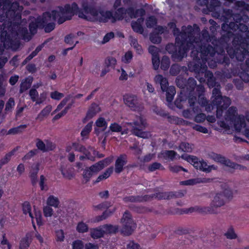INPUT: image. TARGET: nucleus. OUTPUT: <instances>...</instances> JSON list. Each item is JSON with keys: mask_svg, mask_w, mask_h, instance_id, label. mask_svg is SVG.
Listing matches in <instances>:
<instances>
[{"mask_svg": "<svg viewBox=\"0 0 249 249\" xmlns=\"http://www.w3.org/2000/svg\"><path fill=\"white\" fill-rule=\"evenodd\" d=\"M199 46L204 47L206 54L202 53V49L197 48L196 45L195 46L191 52V55L193 60L189 63L188 69L190 71H194L196 76H203V74L207 69L206 62L208 61L210 57H213L215 53V48L209 44L211 41L210 36L206 30H203L201 32V36L198 38Z\"/></svg>", "mask_w": 249, "mask_h": 249, "instance_id": "nucleus-1", "label": "nucleus"}, {"mask_svg": "<svg viewBox=\"0 0 249 249\" xmlns=\"http://www.w3.org/2000/svg\"><path fill=\"white\" fill-rule=\"evenodd\" d=\"M78 15L80 18L90 20V16L100 22H106L112 18V14L109 11H101L98 12L94 8L89 6L86 3L82 4V9H79L77 4L73 2L71 5L66 4L63 8V22L70 20L74 15Z\"/></svg>", "mask_w": 249, "mask_h": 249, "instance_id": "nucleus-2", "label": "nucleus"}, {"mask_svg": "<svg viewBox=\"0 0 249 249\" xmlns=\"http://www.w3.org/2000/svg\"><path fill=\"white\" fill-rule=\"evenodd\" d=\"M178 44L175 46L173 44H168L166 46V50L170 54H172V59L174 61L179 62L187 55V52L190 49L196 45L199 49H202V53L206 54V52L204 50V47L201 48L199 46V42L198 38H190L191 45H188L187 42L178 43L176 41Z\"/></svg>", "mask_w": 249, "mask_h": 249, "instance_id": "nucleus-3", "label": "nucleus"}, {"mask_svg": "<svg viewBox=\"0 0 249 249\" xmlns=\"http://www.w3.org/2000/svg\"><path fill=\"white\" fill-rule=\"evenodd\" d=\"M212 105L207 106L206 111L211 112L214 107L216 108V117L220 118L224 110L226 109L231 104L230 98L222 96L220 88L218 86L213 88L211 97Z\"/></svg>", "mask_w": 249, "mask_h": 249, "instance_id": "nucleus-4", "label": "nucleus"}, {"mask_svg": "<svg viewBox=\"0 0 249 249\" xmlns=\"http://www.w3.org/2000/svg\"><path fill=\"white\" fill-rule=\"evenodd\" d=\"M168 26L171 29H173V33L176 36V41L178 43L187 42L188 45L190 46V38H198L201 36L199 33L195 31L194 29L190 25L182 26L180 32L179 29L176 27L174 22H169Z\"/></svg>", "mask_w": 249, "mask_h": 249, "instance_id": "nucleus-5", "label": "nucleus"}, {"mask_svg": "<svg viewBox=\"0 0 249 249\" xmlns=\"http://www.w3.org/2000/svg\"><path fill=\"white\" fill-rule=\"evenodd\" d=\"M225 120L230 122L231 124H233L235 130L241 132L242 129H245L244 133L249 139V128H246V124L244 116L238 115L237 109L236 107L232 106L227 111L225 115Z\"/></svg>", "mask_w": 249, "mask_h": 249, "instance_id": "nucleus-6", "label": "nucleus"}, {"mask_svg": "<svg viewBox=\"0 0 249 249\" xmlns=\"http://www.w3.org/2000/svg\"><path fill=\"white\" fill-rule=\"evenodd\" d=\"M0 39L3 43L5 48L17 49L20 45L19 40L14 39L17 35V32L11 26L6 27L4 23L0 25Z\"/></svg>", "mask_w": 249, "mask_h": 249, "instance_id": "nucleus-7", "label": "nucleus"}, {"mask_svg": "<svg viewBox=\"0 0 249 249\" xmlns=\"http://www.w3.org/2000/svg\"><path fill=\"white\" fill-rule=\"evenodd\" d=\"M221 35L222 37L226 39V38H230L233 36V32L239 30L241 32H246L248 30L247 25L243 23L238 24L231 21L229 24L227 22L223 23L221 25Z\"/></svg>", "mask_w": 249, "mask_h": 249, "instance_id": "nucleus-8", "label": "nucleus"}, {"mask_svg": "<svg viewBox=\"0 0 249 249\" xmlns=\"http://www.w3.org/2000/svg\"><path fill=\"white\" fill-rule=\"evenodd\" d=\"M127 124L131 126V131L134 135L144 139L148 138L150 136L148 132L143 131L146 127V123L141 117H137L136 120Z\"/></svg>", "mask_w": 249, "mask_h": 249, "instance_id": "nucleus-9", "label": "nucleus"}, {"mask_svg": "<svg viewBox=\"0 0 249 249\" xmlns=\"http://www.w3.org/2000/svg\"><path fill=\"white\" fill-rule=\"evenodd\" d=\"M232 196V190L229 188H226L223 191L217 193L215 195L212 201V205L215 207H221L231 199Z\"/></svg>", "mask_w": 249, "mask_h": 249, "instance_id": "nucleus-10", "label": "nucleus"}, {"mask_svg": "<svg viewBox=\"0 0 249 249\" xmlns=\"http://www.w3.org/2000/svg\"><path fill=\"white\" fill-rule=\"evenodd\" d=\"M123 227L121 232L124 235L128 236L132 233L136 228V225L131 218V215L128 211L124 212L121 219Z\"/></svg>", "mask_w": 249, "mask_h": 249, "instance_id": "nucleus-11", "label": "nucleus"}, {"mask_svg": "<svg viewBox=\"0 0 249 249\" xmlns=\"http://www.w3.org/2000/svg\"><path fill=\"white\" fill-rule=\"evenodd\" d=\"M124 100L125 104L133 111L140 112L143 109V104L136 95L126 94L124 96Z\"/></svg>", "mask_w": 249, "mask_h": 249, "instance_id": "nucleus-12", "label": "nucleus"}, {"mask_svg": "<svg viewBox=\"0 0 249 249\" xmlns=\"http://www.w3.org/2000/svg\"><path fill=\"white\" fill-rule=\"evenodd\" d=\"M24 0H14L12 2V0H10L8 5L6 7L4 10L6 11V14L11 13L13 16L16 15L21 18L20 12L23 9V7L19 5V2L23 3ZM7 15V14H6Z\"/></svg>", "mask_w": 249, "mask_h": 249, "instance_id": "nucleus-13", "label": "nucleus"}, {"mask_svg": "<svg viewBox=\"0 0 249 249\" xmlns=\"http://www.w3.org/2000/svg\"><path fill=\"white\" fill-rule=\"evenodd\" d=\"M207 69L203 74L204 77H200V76L199 77L196 76V78L199 80L201 83L204 82L206 80L207 84L209 87L215 88L218 86V88H220L221 87L220 84L215 82V78L213 76V73L210 71H207Z\"/></svg>", "mask_w": 249, "mask_h": 249, "instance_id": "nucleus-14", "label": "nucleus"}, {"mask_svg": "<svg viewBox=\"0 0 249 249\" xmlns=\"http://www.w3.org/2000/svg\"><path fill=\"white\" fill-rule=\"evenodd\" d=\"M228 53L231 58H235L239 61L244 60L245 56L249 53L248 50L245 48H236L235 50L229 49L227 51Z\"/></svg>", "mask_w": 249, "mask_h": 249, "instance_id": "nucleus-15", "label": "nucleus"}, {"mask_svg": "<svg viewBox=\"0 0 249 249\" xmlns=\"http://www.w3.org/2000/svg\"><path fill=\"white\" fill-rule=\"evenodd\" d=\"M59 11L53 10H52L51 12H44V15L47 16L49 20L52 18L53 21H56L57 19L58 24H62V6H59Z\"/></svg>", "mask_w": 249, "mask_h": 249, "instance_id": "nucleus-16", "label": "nucleus"}, {"mask_svg": "<svg viewBox=\"0 0 249 249\" xmlns=\"http://www.w3.org/2000/svg\"><path fill=\"white\" fill-rule=\"evenodd\" d=\"M127 162V156L126 154H121L116 160L115 163V172L117 174H119L124 170V166Z\"/></svg>", "mask_w": 249, "mask_h": 249, "instance_id": "nucleus-17", "label": "nucleus"}, {"mask_svg": "<svg viewBox=\"0 0 249 249\" xmlns=\"http://www.w3.org/2000/svg\"><path fill=\"white\" fill-rule=\"evenodd\" d=\"M100 111L101 108L98 105L95 103H92L89 108L86 116L84 119L83 122L85 123L87 121L92 118Z\"/></svg>", "mask_w": 249, "mask_h": 249, "instance_id": "nucleus-18", "label": "nucleus"}, {"mask_svg": "<svg viewBox=\"0 0 249 249\" xmlns=\"http://www.w3.org/2000/svg\"><path fill=\"white\" fill-rule=\"evenodd\" d=\"M39 164L37 163L31 166V169L29 173V177L31 178V183L33 186H34L37 182V174L39 170Z\"/></svg>", "mask_w": 249, "mask_h": 249, "instance_id": "nucleus-19", "label": "nucleus"}, {"mask_svg": "<svg viewBox=\"0 0 249 249\" xmlns=\"http://www.w3.org/2000/svg\"><path fill=\"white\" fill-rule=\"evenodd\" d=\"M127 14L131 18H137L138 17H143L145 14V11L143 8L134 10V8L130 7L127 9Z\"/></svg>", "mask_w": 249, "mask_h": 249, "instance_id": "nucleus-20", "label": "nucleus"}, {"mask_svg": "<svg viewBox=\"0 0 249 249\" xmlns=\"http://www.w3.org/2000/svg\"><path fill=\"white\" fill-rule=\"evenodd\" d=\"M156 84H159L160 86L161 89L164 91L168 87V82L167 79L163 77L161 75H158L154 78Z\"/></svg>", "mask_w": 249, "mask_h": 249, "instance_id": "nucleus-21", "label": "nucleus"}, {"mask_svg": "<svg viewBox=\"0 0 249 249\" xmlns=\"http://www.w3.org/2000/svg\"><path fill=\"white\" fill-rule=\"evenodd\" d=\"M227 13L232 17L233 20L234 21L235 23L238 24L243 21L244 22H247L248 19V17L246 15L242 16L240 14H233L232 13V11L228 10Z\"/></svg>", "mask_w": 249, "mask_h": 249, "instance_id": "nucleus-22", "label": "nucleus"}, {"mask_svg": "<svg viewBox=\"0 0 249 249\" xmlns=\"http://www.w3.org/2000/svg\"><path fill=\"white\" fill-rule=\"evenodd\" d=\"M127 14V9H125L124 8H119L115 12L114 16H112V22L115 21L116 19L122 20L124 18H126L125 17V15Z\"/></svg>", "mask_w": 249, "mask_h": 249, "instance_id": "nucleus-23", "label": "nucleus"}, {"mask_svg": "<svg viewBox=\"0 0 249 249\" xmlns=\"http://www.w3.org/2000/svg\"><path fill=\"white\" fill-rule=\"evenodd\" d=\"M32 81V77H28L26 78L24 81L21 82L20 85L19 93H22L29 89L31 86Z\"/></svg>", "mask_w": 249, "mask_h": 249, "instance_id": "nucleus-24", "label": "nucleus"}, {"mask_svg": "<svg viewBox=\"0 0 249 249\" xmlns=\"http://www.w3.org/2000/svg\"><path fill=\"white\" fill-rule=\"evenodd\" d=\"M49 21L47 16L45 15L44 13H43L42 17H37L36 19L35 22L37 25L39 29H42L45 27V24H46Z\"/></svg>", "mask_w": 249, "mask_h": 249, "instance_id": "nucleus-25", "label": "nucleus"}, {"mask_svg": "<svg viewBox=\"0 0 249 249\" xmlns=\"http://www.w3.org/2000/svg\"><path fill=\"white\" fill-rule=\"evenodd\" d=\"M206 4L210 11H216L220 7L221 2L218 0H207Z\"/></svg>", "mask_w": 249, "mask_h": 249, "instance_id": "nucleus-26", "label": "nucleus"}, {"mask_svg": "<svg viewBox=\"0 0 249 249\" xmlns=\"http://www.w3.org/2000/svg\"><path fill=\"white\" fill-rule=\"evenodd\" d=\"M52 109V107L51 105L47 106L44 108L41 112L38 114L36 118V120H38L40 121L43 120L44 118L47 117L51 112Z\"/></svg>", "mask_w": 249, "mask_h": 249, "instance_id": "nucleus-27", "label": "nucleus"}, {"mask_svg": "<svg viewBox=\"0 0 249 249\" xmlns=\"http://www.w3.org/2000/svg\"><path fill=\"white\" fill-rule=\"evenodd\" d=\"M17 149V148H14L12 151L7 153L5 156L0 160V169L4 165L9 162L11 159L12 156L14 155Z\"/></svg>", "mask_w": 249, "mask_h": 249, "instance_id": "nucleus-28", "label": "nucleus"}, {"mask_svg": "<svg viewBox=\"0 0 249 249\" xmlns=\"http://www.w3.org/2000/svg\"><path fill=\"white\" fill-rule=\"evenodd\" d=\"M22 210L23 214L26 215L28 213L31 218H34V215L31 212V205L29 201H25L22 204Z\"/></svg>", "mask_w": 249, "mask_h": 249, "instance_id": "nucleus-29", "label": "nucleus"}, {"mask_svg": "<svg viewBox=\"0 0 249 249\" xmlns=\"http://www.w3.org/2000/svg\"><path fill=\"white\" fill-rule=\"evenodd\" d=\"M177 153L173 150H164L160 152V155L164 159L173 160Z\"/></svg>", "mask_w": 249, "mask_h": 249, "instance_id": "nucleus-30", "label": "nucleus"}, {"mask_svg": "<svg viewBox=\"0 0 249 249\" xmlns=\"http://www.w3.org/2000/svg\"><path fill=\"white\" fill-rule=\"evenodd\" d=\"M166 92V98L168 102H171L176 93L175 88L173 86L168 87L165 90Z\"/></svg>", "mask_w": 249, "mask_h": 249, "instance_id": "nucleus-31", "label": "nucleus"}, {"mask_svg": "<svg viewBox=\"0 0 249 249\" xmlns=\"http://www.w3.org/2000/svg\"><path fill=\"white\" fill-rule=\"evenodd\" d=\"M26 124H20L17 127H13L9 129L7 132L8 135L17 134L23 132V130L27 127Z\"/></svg>", "mask_w": 249, "mask_h": 249, "instance_id": "nucleus-32", "label": "nucleus"}, {"mask_svg": "<svg viewBox=\"0 0 249 249\" xmlns=\"http://www.w3.org/2000/svg\"><path fill=\"white\" fill-rule=\"evenodd\" d=\"M129 208L134 212L138 213H145L152 211L151 209L144 206L131 205Z\"/></svg>", "mask_w": 249, "mask_h": 249, "instance_id": "nucleus-33", "label": "nucleus"}, {"mask_svg": "<svg viewBox=\"0 0 249 249\" xmlns=\"http://www.w3.org/2000/svg\"><path fill=\"white\" fill-rule=\"evenodd\" d=\"M186 191H178L176 192H168V200L181 198L186 194Z\"/></svg>", "mask_w": 249, "mask_h": 249, "instance_id": "nucleus-34", "label": "nucleus"}, {"mask_svg": "<svg viewBox=\"0 0 249 249\" xmlns=\"http://www.w3.org/2000/svg\"><path fill=\"white\" fill-rule=\"evenodd\" d=\"M113 171V167L112 166L107 168L102 175H100L98 177V178L95 181V183H98L103 179H105L108 178L112 173Z\"/></svg>", "mask_w": 249, "mask_h": 249, "instance_id": "nucleus-35", "label": "nucleus"}, {"mask_svg": "<svg viewBox=\"0 0 249 249\" xmlns=\"http://www.w3.org/2000/svg\"><path fill=\"white\" fill-rule=\"evenodd\" d=\"M119 229L118 226H113L112 225L106 224L103 226V231L109 233H115L118 231Z\"/></svg>", "mask_w": 249, "mask_h": 249, "instance_id": "nucleus-36", "label": "nucleus"}, {"mask_svg": "<svg viewBox=\"0 0 249 249\" xmlns=\"http://www.w3.org/2000/svg\"><path fill=\"white\" fill-rule=\"evenodd\" d=\"M199 212L205 214H215L217 213L213 205L208 207H199Z\"/></svg>", "mask_w": 249, "mask_h": 249, "instance_id": "nucleus-37", "label": "nucleus"}, {"mask_svg": "<svg viewBox=\"0 0 249 249\" xmlns=\"http://www.w3.org/2000/svg\"><path fill=\"white\" fill-rule=\"evenodd\" d=\"M31 242L28 235H26L25 237L22 238L20 241L19 249H28Z\"/></svg>", "mask_w": 249, "mask_h": 249, "instance_id": "nucleus-38", "label": "nucleus"}, {"mask_svg": "<svg viewBox=\"0 0 249 249\" xmlns=\"http://www.w3.org/2000/svg\"><path fill=\"white\" fill-rule=\"evenodd\" d=\"M75 204L73 201L67 202L66 204L65 207L67 213L66 215H67L68 216L71 217L73 215L75 207Z\"/></svg>", "mask_w": 249, "mask_h": 249, "instance_id": "nucleus-39", "label": "nucleus"}, {"mask_svg": "<svg viewBox=\"0 0 249 249\" xmlns=\"http://www.w3.org/2000/svg\"><path fill=\"white\" fill-rule=\"evenodd\" d=\"M34 218L36 219L37 225L40 227L43 225L42 213L40 210H36L34 208Z\"/></svg>", "mask_w": 249, "mask_h": 249, "instance_id": "nucleus-40", "label": "nucleus"}, {"mask_svg": "<svg viewBox=\"0 0 249 249\" xmlns=\"http://www.w3.org/2000/svg\"><path fill=\"white\" fill-rule=\"evenodd\" d=\"M47 203L49 206L57 207L59 203L58 199L53 196H50L47 200Z\"/></svg>", "mask_w": 249, "mask_h": 249, "instance_id": "nucleus-41", "label": "nucleus"}, {"mask_svg": "<svg viewBox=\"0 0 249 249\" xmlns=\"http://www.w3.org/2000/svg\"><path fill=\"white\" fill-rule=\"evenodd\" d=\"M193 148L191 144L185 142H182L179 146V149L184 152L190 153L192 151Z\"/></svg>", "mask_w": 249, "mask_h": 249, "instance_id": "nucleus-42", "label": "nucleus"}, {"mask_svg": "<svg viewBox=\"0 0 249 249\" xmlns=\"http://www.w3.org/2000/svg\"><path fill=\"white\" fill-rule=\"evenodd\" d=\"M157 23V19L154 16L149 17L146 20V26L148 28L154 27Z\"/></svg>", "mask_w": 249, "mask_h": 249, "instance_id": "nucleus-43", "label": "nucleus"}, {"mask_svg": "<svg viewBox=\"0 0 249 249\" xmlns=\"http://www.w3.org/2000/svg\"><path fill=\"white\" fill-rule=\"evenodd\" d=\"M170 61L168 57L167 56H163L161 60L160 68L162 70L166 71L170 66Z\"/></svg>", "mask_w": 249, "mask_h": 249, "instance_id": "nucleus-44", "label": "nucleus"}, {"mask_svg": "<svg viewBox=\"0 0 249 249\" xmlns=\"http://www.w3.org/2000/svg\"><path fill=\"white\" fill-rule=\"evenodd\" d=\"M196 85V82L193 78H189L186 82L187 89L190 92L193 91Z\"/></svg>", "mask_w": 249, "mask_h": 249, "instance_id": "nucleus-45", "label": "nucleus"}, {"mask_svg": "<svg viewBox=\"0 0 249 249\" xmlns=\"http://www.w3.org/2000/svg\"><path fill=\"white\" fill-rule=\"evenodd\" d=\"M206 181H203L200 178H193L181 182V184L184 185H193L197 183L207 182Z\"/></svg>", "mask_w": 249, "mask_h": 249, "instance_id": "nucleus-46", "label": "nucleus"}, {"mask_svg": "<svg viewBox=\"0 0 249 249\" xmlns=\"http://www.w3.org/2000/svg\"><path fill=\"white\" fill-rule=\"evenodd\" d=\"M93 175V173L89 168H86L83 173V177L84 178L83 182L85 183H87L90 180V178Z\"/></svg>", "mask_w": 249, "mask_h": 249, "instance_id": "nucleus-47", "label": "nucleus"}, {"mask_svg": "<svg viewBox=\"0 0 249 249\" xmlns=\"http://www.w3.org/2000/svg\"><path fill=\"white\" fill-rule=\"evenodd\" d=\"M116 64V60L115 58L112 57H108L105 61V67H107L109 68L114 69V66Z\"/></svg>", "mask_w": 249, "mask_h": 249, "instance_id": "nucleus-48", "label": "nucleus"}, {"mask_svg": "<svg viewBox=\"0 0 249 249\" xmlns=\"http://www.w3.org/2000/svg\"><path fill=\"white\" fill-rule=\"evenodd\" d=\"M131 27L133 31L136 33L142 34L143 32V29L142 25L138 22H135L134 21H132Z\"/></svg>", "mask_w": 249, "mask_h": 249, "instance_id": "nucleus-49", "label": "nucleus"}, {"mask_svg": "<svg viewBox=\"0 0 249 249\" xmlns=\"http://www.w3.org/2000/svg\"><path fill=\"white\" fill-rule=\"evenodd\" d=\"M130 44L131 46L133 47L136 50L137 52L139 54H141L142 52V49L141 45H140L136 39L131 38Z\"/></svg>", "mask_w": 249, "mask_h": 249, "instance_id": "nucleus-50", "label": "nucleus"}, {"mask_svg": "<svg viewBox=\"0 0 249 249\" xmlns=\"http://www.w3.org/2000/svg\"><path fill=\"white\" fill-rule=\"evenodd\" d=\"M153 111L156 114L161 117H167L168 118L169 117V114L167 112L165 111L164 110L158 107L157 106H154L153 107Z\"/></svg>", "mask_w": 249, "mask_h": 249, "instance_id": "nucleus-51", "label": "nucleus"}, {"mask_svg": "<svg viewBox=\"0 0 249 249\" xmlns=\"http://www.w3.org/2000/svg\"><path fill=\"white\" fill-rule=\"evenodd\" d=\"M125 202L140 203V196H129L123 198Z\"/></svg>", "mask_w": 249, "mask_h": 249, "instance_id": "nucleus-52", "label": "nucleus"}, {"mask_svg": "<svg viewBox=\"0 0 249 249\" xmlns=\"http://www.w3.org/2000/svg\"><path fill=\"white\" fill-rule=\"evenodd\" d=\"M38 153V151L36 149H33L29 151L22 158L23 161L30 160L32 158L36 156Z\"/></svg>", "mask_w": 249, "mask_h": 249, "instance_id": "nucleus-53", "label": "nucleus"}, {"mask_svg": "<svg viewBox=\"0 0 249 249\" xmlns=\"http://www.w3.org/2000/svg\"><path fill=\"white\" fill-rule=\"evenodd\" d=\"M154 198L158 200L167 199L168 200V192H158L154 194Z\"/></svg>", "mask_w": 249, "mask_h": 249, "instance_id": "nucleus-54", "label": "nucleus"}, {"mask_svg": "<svg viewBox=\"0 0 249 249\" xmlns=\"http://www.w3.org/2000/svg\"><path fill=\"white\" fill-rule=\"evenodd\" d=\"M88 229H89V228H88V225L86 223H85L83 222H79L78 224L77 227H76L77 231L79 232H81V233H84V232H87L88 231Z\"/></svg>", "mask_w": 249, "mask_h": 249, "instance_id": "nucleus-55", "label": "nucleus"}, {"mask_svg": "<svg viewBox=\"0 0 249 249\" xmlns=\"http://www.w3.org/2000/svg\"><path fill=\"white\" fill-rule=\"evenodd\" d=\"M97 127H101L102 131H105L107 127V123L103 118H99L96 122Z\"/></svg>", "mask_w": 249, "mask_h": 249, "instance_id": "nucleus-56", "label": "nucleus"}, {"mask_svg": "<svg viewBox=\"0 0 249 249\" xmlns=\"http://www.w3.org/2000/svg\"><path fill=\"white\" fill-rule=\"evenodd\" d=\"M113 212V211H111L110 210H107L105 211L101 215L98 216L96 217V219L97 221L98 222L104 219H106L108 217L110 216L112 214Z\"/></svg>", "mask_w": 249, "mask_h": 249, "instance_id": "nucleus-57", "label": "nucleus"}, {"mask_svg": "<svg viewBox=\"0 0 249 249\" xmlns=\"http://www.w3.org/2000/svg\"><path fill=\"white\" fill-rule=\"evenodd\" d=\"M89 169L92 171L93 174H96L99 172L100 171L102 170L104 168L103 166L101 164L100 162H98L95 164L92 165L90 167H89Z\"/></svg>", "mask_w": 249, "mask_h": 249, "instance_id": "nucleus-58", "label": "nucleus"}, {"mask_svg": "<svg viewBox=\"0 0 249 249\" xmlns=\"http://www.w3.org/2000/svg\"><path fill=\"white\" fill-rule=\"evenodd\" d=\"M148 169L150 172H154L157 169H164L162 165L159 162H154L148 166Z\"/></svg>", "mask_w": 249, "mask_h": 249, "instance_id": "nucleus-59", "label": "nucleus"}, {"mask_svg": "<svg viewBox=\"0 0 249 249\" xmlns=\"http://www.w3.org/2000/svg\"><path fill=\"white\" fill-rule=\"evenodd\" d=\"M36 145L37 150H39L43 152H46V144L40 139H36Z\"/></svg>", "mask_w": 249, "mask_h": 249, "instance_id": "nucleus-60", "label": "nucleus"}, {"mask_svg": "<svg viewBox=\"0 0 249 249\" xmlns=\"http://www.w3.org/2000/svg\"><path fill=\"white\" fill-rule=\"evenodd\" d=\"M176 83L178 88L184 89L186 87V80L182 77H178L176 79Z\"/></svg>", "mask_w": 249, "mask_h": 249, "instance_id": "nucleus-61", "label": "nucleus"}, {"mask_svg": "<svg viewBox=\"0 0 249 249\" xmlns=\"http://www.w3.org/2000/svg\"><path fill=\"white\" fill-rule=\"evenodd\" d=\"M180 71V67L178 64L172 65L170 69V73L172 75H177Z\"/></svg>", "mask_w": 249, "mask_h": 249, "instance_id": "nucleus-62", "label": "nucleus"}, {"mask_svg": "<svg viewBox=\"0 0 249 249\" xmlns=\"http://www.w3.org/2000/svg\"><path fill=\"white\" fill-rule=\"evenodd\" d=\"M224 235L229 239H233L237 238V235L234 232L233 228L229 229L224 234Z\"/></svg>", "mask_w": 249, "mask_h": 249, "instance_id": "nucleus-63", "label": "nucleus"}, {"mask_svg": "<svg viewBox=\"0 0 249 249\" xmlns=\"http://www.w3.org/2000/svg\"><path fill=\"white\" fill-rule=\"evenodd\" d=\"M19 33L21 35L24 39H27L29 40L31 39V37L29 35L28 30L26 27H22L19 30Z\"/></svg>", "mask_w": 249, "mask_h": 249, "instance_id": "nucleus-64", "label": "nucleus"}]
</instances>
